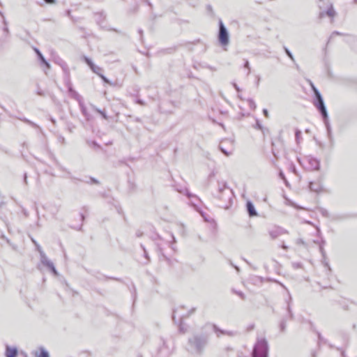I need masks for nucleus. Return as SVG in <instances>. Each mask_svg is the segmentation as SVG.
<instances>
[{
	"instance_id": "obj_46",
	"label": "nucleus",
	"mask_w": 357,
	"mask_h": 357,
	"mask_svg": "<svg viewBox=\"0 0 357 357\" xmlns=\"http://www.w3.org/2000/svg\"><path fill=\"white\" fill-rule=\"evenodd\" d=\"M24 181L25 184L27 183V174H26V173H24Z\"/></svg>"
},
{
	"instance_id": "obj_49",
	"label": "nucleus",
	"mask_w": 357,
	"mask_h": 357,
	"mask_svg": "<svg viewBox=\"0 0 357 357\" xmlns=\"http://www.w3.org/2000/svg\"><path fill=\"white\" fill-rule=\"evenodd\" d=\"M230 264L235 268V269L238 272L240 271L239 268L236 266H234L232 262H230Z\"/></svg>"
},
{
	"instance_id": "obj_20",
	"label": "nucleus",
	"mask_w": 357,
	"mask_h": 357,
	"mask_svg": "<svg viewBox=\"0 0 357 357\" xmlns=\"http://www.w3.org/2000/svg\"><path fill=\"white\" fill-rule=\"evenodd\" d=\"M178 192L185 195L188 197L190 198L192 197H196L195 195H192L188 188H183V189H177L176 190Z\"/></svg>"
},
{
	"instance_id": "obj_15",
	"label": "nucleus",
	"mask_w": 357,
	"mask_h": 357,
	"mask_svg": "<svg viewBox=\"0 0 357 357\" xmlns=\"http://www.w3.org/2000/svg\"><path fill=\"white\" fill-rule=\"evenodd\" d=\"M309 188L311 191L319 192L322 190V186L319 183L310 182Z\"/></svg>"
},
{
	"instance_id": "obj_9",
	"label": "nucleus",
	"mask_w": 357,
	"mask_h": 357,
	"mask_svg": "<svg viewBox=\"0 0 357 357\" xmlns=\"http://www.w3.org/2000/svg\"><path fill=\"white\" fill-rule=\"evenodd\" d=\"M5 355L6 357H26V355L24 352L20 351L19 353L16 347H10L8 345L6 347Z\"/></svg>"
},
{
	"instance_id": "obj_13",
	"label": "nucleus",
	"mask_w": 357,
	"mask_h": 357,
	"mask_svg": "<svg viewBox=\"0 0 357 357\" xmlns=\"http://www.w3.org/2000/svg\"><path fill=\"white\" fill-rule=\"evenodd\" d=\"M283 234V229L276 228L275 229L269 231V235L271 239L274 240Z\"/></svg>"
},
{
	"instance_id": "obj_8",
	"label": "nucleus",
	"mask_w": 357,
	"mask_h": 357,
	"mask_svg": "<svg viewBox=\"0 0 357 357\" xmlns=\"http://www.w3.org/2000/svg\"><path fill=\"white\" fill-rule=\"evenodd\" d=\"M41 264L46 266L55 276L59 275L54 264L47 258L45 253H41L40 257Z\"/></svg>"
},
{
	"instance_id": "obj_1",
	"label": "nucleus",
	"mask_w": 357,
	"mask_h": 357,
	"mask_svg": "<svg viewBox=\"0 0 357 357\" xmlns=\"http://www.w3.org/2000/svg\"><path fill=\"white\" fill-rule=\"evenodd\" d=\"M214 332L217 337L221 335H227L233 336L234 335L232 331H224L219 328L215 324L211 323L205 324L199 333H195L192 337H189L188 343L191 349L196 354L201 355L208 344L211 334Z\"/></svg>"
},
{
	"instance_id": "obj_28",
	"label": "nucleus",
	"mask_w": 357,
	"mask_h": 357,
	"mask_svg": "<svg viewBox=\"0 0 357 357\" xmlns=\"http://www.w3.org/2000/svg\"><path fill=\"white\" fill-rule=\"evenodd\" d=\"M301 131L298 129H296V131H295V137H296V139L298 141L299 137H301Z\"/></svg>"
},
{
	"instance_id": "obj_63",
	"label": "nucleus",
	"mask_w": 357,
	"mask_h": 357,
	"mask_svg": "<svg viewBox=\"0 0 357 357\" xmlns=\"http://www.w3.org/2000/svg\"><path fill=\"white\" fill-rule=\"evenodd\" d=\"M287 233H288V231H287V230H285V229H283V234H287Z\"/></svg>"
},
{
	"instance_id": "obj_58",
	"label": "nucleus",
	"mask_w": 357,
	"mask_h": 357,
	"mask_svg": "<svg viewBox=\"0 0 357 357\" xmlns=\"http://www.w3.org/2000/svg\"><path fill=\"white\" fill-rule=\"evenodd\" d=\"M23 213H24V215L26 217H27V216H28V213H27V211H26L25 209H24V210H23Z\"/></svg>"
},
{
	"instance_id": "obj_50",
	"label": "nucleus",
	"mask_w": 357,
	"mask_h": 357,
	"mask_svg": "<svg viewBox=\"0 0 357 357\" xmlns=\"http://www.w3.org/2000/svg\"><path fill=\"white\" fill-rule=\"evenodd\" d=\"M282 248L287 250L288 249V246L283 243L282 245Z\"/></svg>"
},
{
	"instance_id": "obj_47",
	"label": "nucleus",
	"mask_w": 357,
	"mask_h": 357,
	"mask_svg": "<svg viewBox=\"0 0 357 357\" xmlns=\"http://www.w3.org/2000/svg\"><path fill=\"white\" fill-rule=\"evenodd\" d=\"M20 120L22 121L23 122L27 123V124H28V122H29V120L26 119V118L20 119Z\"/></svg>"
},
{
	"instance_id": "obj_16",
	"label": "nucleus",
	"mask_w": 357,
	"mask_h": 357,
	"mask_svg": "<svg viewBox=\"0 0 357 357\" xmlns=\"http://www.w3.org/2000/svg\"><path fill=\"white\" fill-rule=\"evenodd\" d=\"M323 119H324L328 137L330 139L331 142L332 143L333 141V135H332V129H331V125L328 122V118Z\"/></svg>"
},
{
	"instance_id": "obj_56",
	"label": "nucleus",
	"mask_w": 357,
	"mask_h": 357,
	"mask_svg": "<svg viewBox=\"0 0 357 357\" xmlns=\"http://www.w3.org/2000/svg\"><path fill=\"white\" fill-rule=\"evenodd\" d=\"M1 238H2L3 239H6V241H7L8 243H10L9 239H8V238L4 236V235H2V236H1Z\"/></svg>"
},
{
	"instance_id": "obj_22",
	"label": "nucleus",
	"mask_w": 357,
	"mask_h": 357,
	"mask_svg": "<svg viewBox=\"0 0 357 357\" xmlns=\"http://www.w3.org/2000/svg\"><path fill=\"white\" fill-rule=\"evenodd\" d=\"M84 60L86 62V63L90 67V68L94 66V63H93L91 59L86 56H84Z\"/></svg>"
},
{
	"instance_id": "obj_37",
	"label": "nucleus",
	"mask_w": 357,
	"mask_h": 357,
	"mask_svg": "<svg viewBox=\"0 0 357 357\" xmlns=\"http://www.w3.org/2000/svg\"><path fill=\"white\" fill-rule=\"evenodd\" d=\"M195 310H196V308L195 307H192L191 310H189L188 314L185 317H189L190 315L193 314L195 312Z\"/></svg>"
},
{
	"instance_id": "obj_25",
	"label": "nucleus",
	"mask_w": 357,
	"mask_h": 357,
	"mask_svg": "<svg viewBox=\"0 0 357 357\" xmlns=\"http://www.w3.org/2000/svg\"><path fill=\"white\" fill-rule=\"evenodd\" d=\"M99 77L102 79V80L107 84H109V85H112L111 82L102 73L99 75Z\"/></svg>"
},
{
	"instance_id": "obj_52",
	"label": "nucleus",
	"mask_w": 357,
	"mask_h": 357,
	"mask_svg": "<svg viewBox=\"0 0 357 357\" xmlns=\"http://www.w3.org/2000/svg\"><path fill=\"white\" fill-rule=\"evenodd\" d=\"M80 217H81L82 221H84V218H85V216H84V215L82 213H80Z\"/></svg>"
},
{
	"instance_id": "obj_30",
	"label": "nucleus",
	"mask_w": 357,
	"mask_h": 357,
	"mask_svg": "<svg viewBox=\"0 0 357 357\" xmlns=\"http://www.w3.org/2000/svg\"><path fill=\"white\" fill-rule=\"evenodd\" d=\"M141 247L144 250V254L145 258L147 259L148 261H149V254H148L147 251L146 250V249L143 245H141Z\"/></svg>"
},
{
	"instance_id": "obj_12",
	"label": "nucleus",
	"mask_w": 357,
	"mask_h": 357,
	"mask_svg": "<svg viewBox=\"0 0 357 357\" xmlns=\"http://www.w3.org/2000/svg\"><path fill=\"white\" fill-rule=\"evenodd\" d=\"M246 208L250 217H254L257 215V212L252 202L248 201L246 202Z\"/></svg>"
},
{
	"instance_id": "obj_57",
	"label": "nucleus",
	"mask_w": 357,
	"mask_h": 357,
	"mask_svg": "<svg viewBox=\"0 0 357 357\" xmlns=\"http://www.w3.org/2000/svg\"><path fill=\"white\" fill-rule=\"evenodd\" d=\"M3 31L6 33H8L9 32V30H8V28L7 27V26H5V27L3 28Z\"/></svg>"
},
{
	"instance_id": "obj_6",
	"label": "nucleus",
	"mask_w": 357,
	"mask_h": 357,
	"mask_svg": "<svg viewBox=\"0 0 357 357\" xmlns=\"http://www.w3.org/2000/svg\"><path fill=\"white\" fill-rule=\"evenodd\" d=\"M218 39L222 46H227L229 43V33L222 20L219 21Z\"/></svg>"
},
{
	"instance_id": "obj_34",
	"label": "nucleus",
	"mask_w": 357,
	"mask_h": 357,
	"mask_svg": "<svg viewBox=\"0 0 357 357\" xmlns=\"http://www.w3.org/2000/svg\"><path fill=\"white\" fill-rule=\"evenodd\" d=\"M36 250L38 251L39 254H40V257H41V253H45L43 252V250H42L41 247L40 246V245H37L36 246Z\"/></svg>"
},
{
	"instance_id": "obj_48",
	"label": "nucleus",
	"mask_w": 357,
	"mask_h": 357,
	"mask_svg": "<svg viewBox=\"0 0 357 357\" xmlns=\"http://www.w3.org/2000/svg\"><path fill=\"white\" fill-rule=\"evenodd\" d=\"M20 120L22 121L23 122L27 123V124H28V122H29V120L26 119V118L20 119Z\"/></svg>"
},
{
	"instance_id": "obj_5",
	"label": "nucleus",
	"mask_w": 357,
	"mask_h": 357,
	"mask_svg": "<svg viewBox=\"0 0 357 357\" xmlns=\"http://www.w3.org/2000/svg\"><path fill=\"white\" fill-rule=\"evenodd\" d=\"M313 104L319 112L323 119L328 118L324 99L319 90H316L315 91V96L314 98Z\"/></svg>"
},
{
	"instance_id": "obj_17",
	"label": "nucleus",
	"mask_w": 357,
	"mask_h": 357,
	"mask_svg": "<svg viewBox=\"0 0 357 357\" xmlns=\"http://www.w3.org/2000/svg\"><path fill=\"white\" fill-rule=\"evenodd\" d=\"M36 357H50V354L43 347H40L38 351H35Z\"/></svg>"
},
{
	"instance_id": "obj_10",
	"label": "nucleus",
	"mask_w": 357,
	"mask_h": 357,
	"mask_svg": "<svg viewBox=\"0 0 357 357\" xmlns=\"http://www.w3.org/2000/svg\"><path fill=\"white\" fill-rule=\"evenodd\" d=\"M33 50L38 56V59L40 61V66H44L47 70H50L51 68V66H50V63L45 59V58L44 57L43 54L40 52V51L36 47H34Z\"/></svg>"
},
{
	"instance_id": "obj_59",
	"label": "nucleus",
	"mask_w": 357,
	"mask_h": 357,
	"mask_svg": "<svg viewBox=\"0 0 357 357\" xmlns=\"http://www.w3.org/2000/svg\"><path fill=\"white\" fill-rule=\"evenodd\" d=\"M146 2L150 7H152V3L149 1L146 0Z\"/></svg>"
},
{
	"instance_id": "obj_2",
	"label": "nucleus",
	"mask_w": 357,
	"mask_h": 357,
	"mask_svg": "<svg viewBox=\"0 0 357 357\" xmlns=\"http://www.w3.org/2000/svg\"><path fill=\"white\" fill-rule=\"evenodd\" d=\"M317 6L319 8V19L321 20L326 17L330 19L331 23L337 16V12L335 10L333 5L330 0H318Z\"/></svg>"
},
{
	"instance_id": "obj_23",
	"label": "nucleus",
	"mask_w": 357,
	"mask_h": 357,
	"mask_svg": "<svg viewBox=\"0 0 357 357\" xmlns=\"http://www.w3.org/2000/svg\"><path fill=\"white\" fill-rule=\"evenodd\" d=\"M248 104H249L250 107L252 110L255 109V108H256V104H255V101H254L252 99H248Z\"/></svg>"
},
{
	"instance_id": "obj_40",
	"label": "nucleus",
	"mask_w": 357,
	"mask_h": 357,
	"mask_svg": "<svg viewBox=\"0 0 357 357\" xmlns=\"http://www.w3.org/2000/svg\"><path fill=\"white\" fill-rule=\"evenodd\" d=\"M48 4H53L56 3V0H44Z\"/></svg>"
},
{
	"instance_id": "obj_55",
	"label": "nucleus",
	"mask_w": 357,
	"mask_h": 357,
	"mask_svg": "<svg viewBox=\"0 0 357 357\" xmlns=\"http://www.w3.org/2000/svg\"><path fill=\"white\" fill-rule=\"evenodd\" d=\"M172 319L174 321H175V319H176V311L175 310L173 312Z\"/></svg>"
},
{
	"instance_id": "obj_39",
	"label": "nucleus",
	"mask_w": 357,
	"mask_h": 357,
	"mask_svg": "<svg viewBox=\"0 0 357 357\" xmlns=\"http://www.w3.org/2000/svg\"><path fill=\"white\" fill-rule=\"evenodd\" d=\"M263 114L266 117V118H268L269 117V114H268V111L267 109H263Z\"/></svg>"
},
{
	"instance_id": "obj_31",
	"label": "nucleus",
	"mask_w": 357,
	"mask_h": 357,
	"mask_svg": "<svg viewBox=\"0 0 357 357\" xmlns=\"http://www.w3.org/2000/svg\"><path fill=\"white\" fill-rule=\"evenodd\" d=\"M89 179L91 181V183H92V184L98 185L100 183V182L96 178H95L93 177H90Z\"/></svg>"
},
{
	"instance_id": "obj_45",
	"label": "nucleus",
	"mask_w": 357,
	"mask_h": 357,
	"mask_svg": "<svg viewBox=\"0 0 357 357\" xmlns=\"http://www.w3.org/2000/svg\"><path fill=\"white\" fill-rule=\"evenodd\" d=\"M61 66L64 70H67V65L64 62Z\"/></svg>"
},
{
	"instance_id": "obj_26",
	"label": "nucleus",
	"mask_w": 357,
	"mask_h": 357,
	"mask_svg": "<svg viewBox=\"0 0 357 357\" xmlns=\"http://www.w3.org/2000/svg\"><path fill=\"white\" fill-rule=\"evenodd\" d=\"M234 293L238 295L241 299L245 300L246 298L245 295L240 291H234Z\"/></svg>"
},
{
	"instance_id": "obj_24",
	"label": "nucleus",
	"mask_w": 357,
	"mask_h": 357,
	"mask_svg": "<svg viewBox=\"0 0 357 357\" xmlns=\"http://www.w3.org/2000/svg\"><path fill=\"white\" fill-rule=\"evenodd\" d=\"M280 331L284 333L285 331V328H286V321L284 320H282L281 322H280Z\"/></svg>"
},
{
	"instance_id": "obj_41",
	"label": "nucleus",
	"mask_w": 357,
	"mask_h": 357,
	"mask_svg": "<svg viewBox=\"0 0 357 357\" xmlns=\"http://www.w3.org/2000/svg\"><path fill=\"white\" fill-rule=\"evenodd\" d=\"M37 94L38 96H45V93L42 90H40V89L38 90Z\"/></svg>"
},
{
	"instance_id": "obj_62",
	"label": "nucleus",
	"mask_w": 357,
	"mask_h": 357,
	"mask_svg": "<svg viewBox=\"0 0 357 357\" xmlns=\"http://www.w3.org/2000/svg\"><path fill=\"white\" fill-rule=\"evenodd\" d=\"M93 144H94V146L100 147V146L96 142H93Z\"/></svg>"
},
{
	"instance_id": "obj_38",
	"label": "nucleus",
	"mask_w": 357,
	"mask_h": 357,
	"mask_svg": "<svg viewBox=\"0 0 357 357\" xmlns=\"http://www.w3.org/2000/svg\"><path fill=\"white\" fill-rule=\"evenodd\" d=\"M256 128L259 130H262V128H263L261 124L260 123V122L258 120L256 122Z\"/></svg>"
},
{
	"instance_id": "obj_7",
	"label": "nucleus",
	"mask_w": 357,
	"mask_h": 357,
	"mask_svg": "<svg viewBox=\"0 0 357 357\" xmlns=\"http://www.w3.org/2000/svg\"><path fill=\"white\" fill-rule=\"evenodd\" d=\"M219 149L226 156L230 155L234 151L233 141L229 139H225L221 141L219 145Z\"/></svg>"
},
{
	"instance_id": "obj_33",
	"label": "nucleus",
	"mask_w": 357,
	"mask_h": 357,
	"mask_svg": "<svg viewBox=\"0 0 357 357\" xmlns=\"http://www.w3.org/2000/svg\"><path fill=\"white\" fill-rule=\"evenodd\" d=\"M28 124L31 126L33 128H40V127L36 123H35L34 122H33L30 120H29V122H28Z\"/></svg>"
},
{
	"instance_id": "obj_35",
	"label": "nucleus",
	"mask_w": 357,
	"mask_h": 357,
	"mask_svg": "<svg viewBox=\"0 0 357 357\" xmlns=\"http://www.w3.org/2000/svg\"><path fill=\"white\" fill-rule=\"evenodd\" d=\"M0 15H1V17L3 18V24H4L5 26H7V22H6V19H5V17H4L3 13L1 11H0Z\"/></svg>"
},
{
	"instance_id": "obj_42",
	"label": "nucleus",
	"mask_w": 357,
	"mask_h": 357,
	"mask_svg": "<svg viewBox=\"0 0 357 357\" xmlns=\"http://www.w3.org/2000/svg\"><path fill=\"white\" fill-rule=\"evenodd\" d=\"M287 310H288V312L289 313L290 318L292 319L293 318V314L291 312V310L289 305H288Z\"/></svg>"
},
{
	"instance_id": "obj_64",
	"label": "nucleus",
	"mask_w": 357,
	"mask_h": 357,
	"mask_svg": "<svg viewBox=\"0 0 357 357\" xmlns=\"http://www.w3.org/2000/svg\"><path fill=\"white\" fill-rule=\"evenodd\" d=\"M84 211H87V208L86 206L83 207L82 208Z\"/></svg>"
},
{
	"instance_id": "obj_4",
	"label": "nucleus",
	"mask_w": 357,
	"mask_h": 357,
	"mask_svg": "<svg viewBox=\"0 0 357 357\" xmlns=\"http://www.w3.org/2000/svg\"><path fill=\"white\" fill-rule=\"evenodd\" d=\"M218 195H216V197L224 202H227L230 204L233 195L232 190L227 186L226 182H218Z\"/></svg>"
},
{
	"instance_id": "obj_51",
	"label": "nucleus",
	"mask_w": 357,
	"mask_h": 357,
	"mask_svg": "<svg viewBox=\"0 0 357 357\" xmlns=\"http://www.w3.org/2000/svg\"><path fill=\"white\" fill-rule=\"evenodd\" d=\"M318 338H319V342L323 341V337H321V334L319 333H318Z\"/></svg>"
},
{
	"instance_id": "obj_14",
	"label": "nucleus",
	"mask_w": 357,
	"mask_h": 357,
	"mask_svg": "<svg viewBox=\"0 0 357 357\" xmlns=\"http://www.w3.org/2000/svg\"><path fill=\"white\" fill-rule=\"evenodd\" d=\"M68 89L70 96L73 98L75 99L76 100L80 101V96L76 91L73 89L72 84L70 83L68 84Z\"/></svg>"
},
{
	"instance_id": "obj_32",
	"label": "nucleus",
	"mask_w": 357,
	"mask_h": 357,
	"mask_svg": "<svg viewBox=\"0 0 357 357\" xmlns=\"http://www.w3.org/2000/svg\"><path fill=\"white\" fill-rule=\"evenodd\" d=\"M279 176H280V178H282V180L284 181L285 183H287V181L286 178H285V176H284V173L282 171L280 172Z\"/></svg>"
},
{
	"instance_id": "obj_21",
	"label": "nucleus",
	"mask_w": 357,
	"mask_h": 357,
	"mask_svg": "<svg viewBox=\"0 0 357 357\" xmlns=\"http://www.w3.org/2000/svg\"><path fill=\"white\" fill-rule=\"evenodd\" d=\"M91 70L96 74H97L98 76L101 74V72L102 71V68L96 66L94 64L93 66L91 68Z\"/></svg>"
},
{
	"instance_id": "obj_36",
	"label": "nucleus",
	"mask_w": 357,
	"mask_h": 357,
	"mask_svg": "<svg viewBox=\"0 0 357 357\" xmlns=\"http://www.w3.org/2000/svg\"><path fill=\"white\" fill-rule=\"evenodd\" d=\"M136 102H137V104L140 105H142V106L145 105V102H144V101L143 100H142V99H137V100H136Z\"/></svg>"
},
{
	"instance_id": "obj_11",
	"label": "nucleus",
	"mask_w": 357,
	"mask_h": 357,
	"mask_svg": "<svg viewBox=\"0 0 357 357\" xmlns=\"http://www.w3.org/2000/svg\"><path fill=\"white\" fill-rule=\"evenodd\" d=\"M308 163L312 170L317 171L320 168V162L317 158L312 157L308 158Z\"/></svg>"
},
{
	"instance_id": "obj_18",
	"label": "nucleus",
	"mask_w": 357,
	"mask_h": 357,
	"mask_svg": "<svg viewBox=\"0 0 357 357\" xmlns=\"http://www.w3.org/2000/svg\"><path fill=\"white\" fill-rule=\"evenodd\" d=\"M91 107L94 111H96V112L100 114L104 119L107 120L109 119L108 116L107 115V114L105 113V112L104 110L100 109L99 108H98L97 107H96L93 105H91Z\"/></svg>"
},
{
	"instance_id": "obj_43",
	"label": "nucleus",
	"mask_w": 357,
	"mask_h": 357,
	"mask_svg": "<svg viewBox=\"0 0 357 357\" xmlns=\"http://www.w3.org/2000/svg\"><path fill=\"white\" fill-rule=\"evenodd\" d=\"M233 86L238 92H239L241 91L240 88L236 83H233Z\"/></svg>"
},
{
	"instance_id": "obj_53",
	"label": "nucleus",
	"mask_w": 357,
	"mask_h": 357,
	"mask_svg": "<svg viewBox=\"0 0 357 357\" xmlns=\"http://www.w3.org/2000/svg\"><path fill=\"white\" fill-rule=\"evenodd\" d=\"M311 85H312V90H313V92L315 94L316 90H318V89L312 84Z\"/></svg>"
},
{
	"instance_id": "obj_27",
	"label": "nucleus",
	"mask_w": 357,
	"mask_h": 357,
	"mask_svg": "<svg viewBox=\"0 0 357 357\" xmlns=\"http://www.w3.org/2000/svg\"><path fill=\"white\" fill-rule=\"evenodd\" d=\"M79 105H80V107H81V111H82V113L85 116H87V112H86V108L85 107V106L79 102Z\"/></svg>"
},
{
	"instance_id": "obj_19",
	"label": "nucleus",
	"mask_w": 357,
	"mask_h": 357,
	"mask_svg": "<svg viewBox=\"0 0 357 357\" xmlns=\"http://www.w3.org/2000/svg\"><path fill=\"white\" fill-rule=\"evenodd\" d=\"M284 50L286 53V54L287 55V56L294 63L295 66H296V68L297 69L299 68V66L298 64L296 63V61H295V59H294V55L292 54V53L290 52V50L286 47H284Z\"/></svg>"
},
{
	"instance_id": "obj_54",
	"label": "nucleus",
	"mask_w": 357,
	"mask_h": 357,
	"mask_svg": "<svg viewBox=\"0 0 357 357\" xmlns=\"http://www.w3.org/2000/svg\"><path fill=\"white\" fill-rule=\"evenodd\" d=\"M272 153H273V155L275 156V158L276 159H278V155H277V154H276L275 151L273 149H272Z\"/></svg>"
},
{
	"instance_id": "obj_3",
	"label": "nucleus",
	"mask_w": 357,
	"mask_h": 357,
	"mask_svg": "<svg viewBox=\"0 0 357 357\" xmlns=\"http://www.w3.org/2000/svg\"><path fill=\"white\" fill-rule=\"evenodd\" d=\"M268 344L265 338L257 339L254 345L251 357H268Z\"/></svg>"
},
{
	"instance_id": "obj_44",
	"label": "nucleus",
	"mask_w": 357,
	"mask_h": 357,
	"mask_svg": "<svg viewBox=\"0 0 357 357\" xmlns=\"http://www.w3.org/2000/svg\"><path fill=\"white\" fill-rule=\"evenodd\" d=\"M142 234H143V233L142 231H137L136 232V236L137 237H141L142 236Z\"/></svg>"
},
{
	"instance_id": "obj_29",
	"label": "nucleus",
	"mask_w": 357,
	"mask_h": 357,
	"mask_svg": "<svg viewBox=\"0 0 357 357\" xmlns=\"http://www.w3.org/2000/svg\"><path fill=\"white\" fill-rule=\"evenodd\" d=\"M244 68L248 69V75L250 74V63H249V61L248 60H245V63H244Z\"/></svg>"
},
{
	"instance_id": "obj_61",
	"label": "nucleus",
	"mask_w": 357,
	"mask_h": 357,
	"mask_svg": "<svg viewBox=\"0 0 357 357\" xmlns=\"http://www.w3.org/2000/svg\"><path fill=\"white\" fill-rule=\"evenodd\" d=\"M50 121H51L54 124L56 123L55 119H54L53 118H50Z\"/></svg>"
},
{
	"instance_id": "obj_60",
	"label": "nucleus",
	"mask_w": 357,
	"mask_h": 357,
	"mask_svg": "<svg viewBox=\"0 0 357 357\" xmlns=\"http://www.w3.org/2000/svg\"><path fill=\"white\" fill-rule=\"evenodd\" d=\"M31 241L36 246L38 245V243L34 239L31 238Z\"/></svg>"
}]
</instances>
